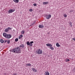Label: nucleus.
<instances>
[{"label": "nucleus", "mask_w": 75, "mask_h": 75, "mask_svg": "<svg viewBox=\"0 0 75 75\" xmlns=\"http://www.w3.org/2000/svg\"><path fill=\"white\" fill-rule=\"evenodd\" d=\"M22 47V44H21V45H20L19 46V48H20V47Z\"/></svg>", "instance_id": "nucleus-30"}, {"label": "nucleus", "mask_w": 75, "mask_h": 75, "mask_svg": "<svg viewBox=\"0 0 75 75\" xmlns=\"http://www.w3.org/2000/svg\"><path fill=\"white\" fill-rule=\"evenodd\" d=\"M66 62H69V61L70 60H69V59H67L66 60Z\"/></svg>", "instance_id": "nucleus-24"}, {"label": "nucleus", "mask_w": 75, "mask_h": 75, "mask_svg": "<svg viewBox=\"0 0 75 75\" xmlns=\"http://www.w3.org/2000/svg\"><path fill=\"white\" fill-rule=\"evenodd\" d=\"M10 40H7L6 42H7V44H10Z\"/></svg>", "instance_id": "nucleus-19"}, {"label": "nucleus", "mask_w": 75, "mask_h": 75, "mask_svg": "<svg viewBox=\"0 0 75 75\" xmlns=\"http://www.w3.org/2000/svg\"><path fill=\"white\" fill-rule=\"evenodd\" d=\"M69 25H71L70 27H72V23L71 22H70L69 23Z\"/></svg>", "instance_id": "nucleus-23"}, {"label": "nucleus", "mask_w": 75, "mask_h": 75, "mask_svg": "<svg viewBox=\"0 0 75 75\" xmlns=\"http://www.w3.org/2000/svg\"><path fill=\"white\" fill-rule=\"evenodd\" d=\"M33 5L34 6H37V4H33Z\"/></svg>", "instance_id": "nucleus-26"}, {"label": "nucleus", "mask_w": 75, "mask_h": 75, "mask_svg": "<svg viewBox=\"0 0 75 75\" xmlns=\"http://www.w3.org/2000/svg\"><path fill=\"white\" fill-rule=\"evenodd\" d=\"M15 11V9H11L9 10L8 11V13L9 14H10V13H12L14 12Z\"/></svg>", "instance_id": "nucleus-5"}, {"label": "nucleus", "mask_w": 75, "mask_h": 75, "mask_svg": "<svg viewBox=\"0 0 75 75\" xmlns=\"http://www.w3.org/2000/svg\"><path fill=\"white\" fill-rule=\"evenodd\" d=\"M22 48H24V44H22Z\"/></svg>", "instance_id": "nucleus-31"}, {"label": "nucleus", "mask_w": 75, "mask_h": 75, "mask_svg": "<svg viewBox=\"0 0 75 75\" xmlns=\"http://www.w3.org/2000/svg\"><path fill=\"white\" fill-rule=\"evenodd\" d=\"M0 42L1 43H3L4 42V40L3 39H1L0 40Z\"/></svg>", "instance_id": "nucleus-18"}, {"label": "nucleus", "mask_w": 75, "mask_h": 75, "mask_svg": "<svg viewBox=\"0 0 75 75\" xmlns=\"http://www.w3.org/2000/svg\"><path fill=\"white\" fill-rule=\"evenodd\" d=\"M33 11V9H29V11H30V12H31Z\"/></svg>", "instance_id": "nucleus-27"}, {"label": "nucleus", "mask_w": 75, "mask_h": 75, "mask_svg": "<svg viewBox=\"0 0 75 75\" xmlns=\"http://www.w3.org/2000/svg\"><path fill=\"white\" fill-rule=\"evenodd\" d=\"M44 26L42 24L40 25L39 26V28H44Z\"/></svg>", "instance_id": "nucleus-7"}, {"label": "nucleus", "mask_w": 75, "mask_h": 75, "mask_svg": "<svg viewBox=\"0 0 75 75\" xmlns=\"http://www.w3.org/2000/svg\"><path fill=\"white\" fill-rule=\"evenodd\" d=\"M7 35V34L6 33H3V36H4V37L5 38H6Z\"/></svg>", "instance_id": "nucleus-8"}, {"label": "nucleus", "mask_w": 75, "mask_h": 75, "mask_svg": "<svg viewBox=\"0 0 75 75\" xmlns=\"http://www.w3.org/2000/svg\"><path fill=\"white\" fill-rule=\"evenodd\" d=\"M35 68H33L32 71H35Z\"/></svg>", "instance_id": "nucleus-29"}, {"label": "nucleus", "mask_w": 75, "mask_h": 75, "mask_svg": "<svg viewBox=\"0 0 75 75\" xmlns=\"http://www.w3.org/2000/svg\"><path fill=\"white\" fill-rule=\"evenodd\" d=\"M20 37H23V35H20Z\"/></svg>", "instance_id": "nucleus-33"}, {"label": "nucleus", "mask_w": 75, "mask_h": 75, "mask_svg": "<svg viewBox=\"0 0 75 75\" xmlns=\"http://www.w3.org/2000/svg\"><path fill=\"white\" fill-rule=\"evenodd\" d=\"M45 17H46V19H50L51 17V14H49V15H47V14H46L45 16Z\"/></svg>", "instance_id": "nucleus-3"}, {"label": "nucleus", "mask_w": 75, "mask_h": 75, "mask_svg": "<svg viewBox=\"0 0 75 75\" xmlns=\"http://www.w3.org/2000/svg\"><path fill=\"white\" fill-rule=\"evenodd\" d=\"M56 46L57 47H60V45L58 43H57L56 44Z\"/></svg>", "instance_id": "nucleus-15"}, {"label": "nucleus", "mask_w": 75, "mask_h": 75, "mask_svg": "<svg viewBox=\"0 0 75 75\" xmlns=\"http://www.w3.org/2000/svg\"><path fill=\"white\" fill-rule=\"evenodd\" d=\"M39 0V1H40V0Z\"/></svg>", "instance_id": "nucleus-35"}, {"label": "nucleus", "mask_w": 75, "mask_h": 75, "mask_svg": "<svg viewBox=\"0 0 75 75\" xmlns=\"http://www.w3.org/2000/svg\"><path fill=\"white\" fill-rule=\"evenodd\" d=\"M15 41L16 42H17L18 41V38H16L15 39Z\"/></svg>", "instance_id": "nucleus-21"}, {"label": "nucleus", "mask_w": 75, "mask_h": 75, "mask_svg": "<svg viewBox=\"0 0 75 75\" xmlns=\"http://www.w3.org/2000/svg\"><path fill=\"white\" fill-rule=\"evenodd\" d=\"M46 46H47L48 47H52V45L50 43H47L46 44Z\"/></svg>", "instance_id": "nucleus-9"}, {"label": "nucleus", "mask_w": 75, "mask_h": 75, "mask_svg": "<svg viewBox=\"0 0 75 75\" xmlns=\"http://www.w3.org/2000/svg\"><path fill=\"white\" fill-rule=\"evenodd\" d=\"M36 23V21H34L33 23H32L31 25H30V26H32L33 25H34L35 24V23Z\"/></svg>", "instance_id": "nucleus-13"}, {"label": "nucleus", "mask_w": 75, "mask_h": 75, "mask_svg": "<svg viewBox=\"0 0 75 75\" xmlns=\"http://www.w3.org/2000/svg\"><path fill=\"white\" fill-rule=\"evenodd\" d=\"M26 44L28 45H29V46H30V43L29 42V41H28L26 42Z\"/></svg>", "instance_id": "nucleus-16"}, {"label": "nucleus", "mask_w": 75, "mask_h": 75, "mask_svg": "<svg viewBox=\"0 0 75 75\" xmlns=\"http://www.w3.org/2000/svg\"><path fill=\"white\" fill-rule=\"evenodd\" d=\"M21 38L20 37V36H19V37L18 38V39H20Z\"/></svg>", "instance_id": "nucleus-34"}, {"label": "nucleus", "mask_w": 75, "mask_h": 75, "mask_svg": "<svg viewBox=\"0 0 75 75\" xmlns=\"http://www.w3.org/2000/svg\"><path fill=\"white\" fill-rule=\"evenodd\" d=\"M64 17H67V15L66 14H64Z\"/></svg>", "instance_id": "nucleus-28"}, {"label": "nucleus", "mask_w": 75, "mask_h": 75, "mask_svg": "<svg viewBox=\"0 0 75 75\" xmlns=\"http://www.w3.org/2000/svg\"><path fill=\"white\" fill-rule=\"evenodd\" d=\"M26 65V66H28V67H31V64L30 63L27 64Z\"/></svg>", "instance_id": "nucleus-17"}, {"label": "nucleus", "mask_w": 75, "mask_h": 75, "mask_svg": "<svg viewBox=\"0 0 75 75\" xmlns=\"http://www.w3.org/2000/svg\"><path fill=\"white\" fill-rule=\"evenodd\" d=\"M36 53L39 55L41 54L42 53V50L41 49H39L38 51H36Z\"/></svg>", "instance_id": "nucleus-2"}, {"label": "nucleus", "mask_w": 75, "mask_h": 75, "mask_svg": "<svg viewBox=\"0 0 75 75\" xmlns=\"http://www.w3.org/2000/svg\"><path fill=\"white\" fill-rule=\"evenodd\" d=\"M10 52H12L13 53H16V54H20L21 53V49L19 48L18 47L15 48H13L12 50H10Z\"/></svg>", "instance_id": "nucleus-1"}, {"label": "nucleus", "mask_w": 75, "mask_h": 75, "mask_svg": "<svg viewBox=\"0 0 75 75\" xmlns=\"http://www.w3.org/2000/svg\"><path fill=\"white\" fill-rule=\"evenodd\" d=\"M11 30V28L10 27H8L5 29V32L6 33H8L9 30Z\"/></svg>", "instance_id": "nucleus-4"}, {"label": "nucleus", "mask_w": 75, "mask_h": 75, "mask_svg": "<svg viewBox=\"0 0 75 75\" xmlns=\"http://www.w3.org/2000/svg\"><path fill=\"white\" fill-rule=\"evenodd\" d=\"M49 3L48 2H44L43 3V4H44V5H45V4H48Z\"/></svg>", "instance_id": "nucleus-14"}, {"label": "nucleus", "mask_w": 75, "mask_h": 75, "mask_svg": "<svg viewBox=\"0 0 75 75\" xmlns=\"http://www.w3.org/2000/svg\"><path fill=\"white\" fill-rule=\"evenodd\" d=\"M50 49H51L52 50H54V48H53V47H50Z\"/></svg>", "instance_id": "nucleus-22"}, {"label": "nucleus", "mask_w": 75, "mask_h": 75, "mask_svg": "<svg viewBox=\"0 0 75 75\" xmlns=\"http://www.w3.org/2000/svg\"><path fill=\"white\" fill-rule=\"evenodd\" d=\"M45 75H50V73L48 71H46L45 72Z\"/></svg>", "instance_id": "nucleus-10"}, {"label": "nucleus", "mask_w": 75, "mask_h": 75, "mask_svg": "<svg viewBox=\"0 0 75 75\" xmlns=\"http://www.w3.org/2000/svg\"><path fill=\"white\" fill-rule=\"evenodd\" d=\"M34 43V41H31L30 42V47H32L33 45L32 44Z\"/></svg>", "instance_id": "nucleus-11"}, {"label": "nucleus", "mask_w": 75, "mask_h": 75, "mask_svg": "<svg viewBox=\"0 0 75 75\" xmlns=\"http://www.w3.org/2000/svg\"><path fill=\"white\" fill-rule=\"evenodd\" d=\"M13 1L15 3H18L19 2V0H13Z\"/></svg>", "instance_id": "nucleus-12"}, {"label": "nucleus", "mask_w": 75, "mask_h": 75, "mask_svg": "<svg viewBox=\"0 0 75 75\" xmlns=\"http://www.w3.org/2000/svg\"><path fill=\"white\" fill-rule=\"evenodd\" d=\"M4 43H6V42H7V40H4Z\"/></svg>", "instance_id": "nucleus-25"}, {"label": "nucleus", "mask_w": 75, "mask_h": 75, "mask_svg": "<svg viewBox=\"0 0 75 75\" xmlns=\"http://www.w3.org/2000/svg\"><path fill=\"white\" fill-rule=\"evenodd\" d=\"M11 37V35L10 34H7L6 38H7L8 39H9V38H10Z\"/></svg>", "instance_id": "nucleus-6"}, {"label": "nucleus", "mask_w": 75, "mask_h": 75, "mask_svg": "<svg viewBox=\"0 0 75 75\" xmlns=\"http://www.w3.org/2000/svg\"><path fill=\"white\" fill-rule=\"evenodd\" d=\"M24 32H25V31L24 30H22L21 31V33L22 34H24Z\"/></svg>", "instance_id": "nucleus-20"}, {"label": "nucleus", "mask_w": 75, "mask_h": 75, "mask_svg": "<svg viewBox=\"0 0 75 75\" xmlns=\"http://www.w3.org/2000/svg\"><path fill=\"white\" fill-rule=\"evenodd\" d=\"M35 72H37V69H35Z\"/></svg>", "instance_id": "nucleus-32"}]
</instances>
